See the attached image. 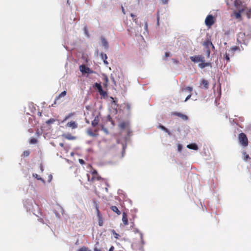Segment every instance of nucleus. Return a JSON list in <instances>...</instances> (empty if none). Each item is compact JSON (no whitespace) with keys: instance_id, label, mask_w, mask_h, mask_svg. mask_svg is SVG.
Here are the masks:
<instances>
[{"instance_id":"f257e3e1","label":"nucleus","mask_w":251,"mask_h":251,"mask_svg":"<svg viewBox=\"0 0 251 251\" xmlns=\"http://www.w3.org/2000/svg\"><path fill=\"white\" fill-rule=\"evenodd\" d=\"M119 127L121 130L125 132L127 136L129 137L131 135L132 131L128 122L123 121L121 122L119 125Z\"/></svg>"},{"instance_id":"f03ea898","label":"nucleus","mask_w":251,"mask_h":251,"mask_svg":"<svg viewBox=\"0 0 251 251\" xmlns=\"http://www.w3.org/2000/svg\"><path fill=\"white\" fill-rule=\"evenodd\" d=\"M238 140L239 142L242 146L244 147H247L248 146V139L246 135L244 133H241L239 134Z\"/></svg>"},{"instance_id":"7ed1b4c3","label":"nucleus","mask_w":251,"mask_h":251,"mask_svg":"<svg viewBox=\"0 0 251 251\" xmlns=\"http://www.w3.org/2000/svg\"><path fill=\"white\" fill-rule=\"evenodd\" d=\"M214 22V17L212 15H208L205 20V24L207 26H211Z\"/></svg>"},{"instance_id":"20e7f679","label":"nucleus","mask_w":251,"mask_h":251,"mask_svg":"<svg viewBox=\"0 0 251 251\" xmlns=\"http://www.w3.org/2000/svg\"><path fill=\"white\" fill-rule=\"evenodd\" d=\"M245 33L244 32H239L237 35V42L239 44H245Z\"/></svg>"},{"instance_id":"39448f33","label":"nucleus","mask_w":251,"mask_h":251,"mask_svg":"<svg viewBox=\"0 0 251 251\" xmlns=\"http://www.w3.org/2000/svg\"><path fill=\"white\" fill-rule=\"evenodd\" d=\"M193 91V88L192 87H187L186 88H182L181 89V92H188L189 94L187 96V97L186 98L185 100V101H187L188 100H189L190 99V98L192 96V92Z\"/></svg>"},{"instance_id":"423d86ee","label":"nucleus","mask_w":251,"mask_h":251,"mask_svg":"<svg viewBox=\"0 0 251 251\" xmlns=\"http://www.w3.org/2000/svg\"><path fill=\"white\" fill-rule=\"evenodd\" d=\"M190 59L192 61L195 63H198L199 62H203L204 61V58L202 55L191 56L190 57Z\"/></svg>"},{"instance_id":"0eeeda50","label":"nucleus","mask_w":251,"mask_h":251,"mask_svg":"<svg viewBox=\"0 0 251 251\" xmlns=\"http://www.w3.org/2000/svg\"><path fill=\"white\" fill-rule=\"evenodd\" d=\"M96 210H97V216L98 218V222H99V225L100 226H103V220H102V216L100 214V211L99 209V207L97 205H96Z\"/></svg>"},{"instance_id":"6e6552de","label":"nucleus","mask_w":251,"mask_h":251,"mask_svg":"<svg viewBox=\"0 0 251 251\" xmlns=\"http://www.w3.org/2000/svg\"><path fill=\"white\" fill-rule=\"evenodd\" d=\"M79 70L82 73H91L92 71L90 69L86 67L85 65H81L79 66Z\"/></svg>"},{"instance_id":"1a4fd4ad","label":"nucleus","mask_w":251,"mask_h":251,"mask_svg":"<svg viewBox=\"0 0 251 251\" xmlns=\"http://www.w3.org/2000/svg\"><path fill=\"white\" fill-rule=\"evenodd\" d=\"M95 86L98 89V90L100 95H102L103 96H104L106 95V92L102 90V87L100 83H96Z\"/></svg>"},{"instance_id":"9d476101","label":"nucleus","mask_w":251,"mask_h":251,"mask_svg":"<svg viewBox=\"0 0 251 251\" xmlns=\"http://www.w3.org/2000/svg\"><path fill=\"white\" fill-rule=\"evenodd\" d=\"M66 127H70L72 129H75L78 127V125L75 121H72L66 124Z\"/></svg>"},{"instance_id":"9b49d317","label":"nucleus","mask_w":251,"mask_h":251,"mask_svg":"<svg viewBox=\"0 0 251 251\" xmlns=\"http://www.w3.org/2000/svg\"><path fill=\"white\" fill-rule=\"evenodd\" d=\"M88 180L90 182H94L96 179L98 180H100L102 178L100 176H93L91 178H90V176L87 175Z\"/></svg>"},{"instance_id":"f8f14e48","label":"nucleus","mask_w":251,"mask_h":251,"mask_svg":"<svg viewBox=\"0 0 251 251\" xmlns=\"http://www.w3.org/2000/svg\"><path fill=\"white\" fill-rule=\"evenodd\" d=\"M122 221L124 226H126L128 225L127 216L126 212L123 213Z\"/></svg>"},{"instance_id":"ddd939ff","label":"nucleus","mask_w":251,"mask_h":251,"mask_svg":"<svg viewBox=\"0 0 251 251\" xmlns=\"http://www.w3.org/2000/svg\"><path fill=\"white\" fill-rule=\"evenodd\" d=\"M201 88L207 89L209 86V83L208 81L205 79H202L201 80Z\"/></svg>"},{"instance_id":"4468645a","label":"nucleus","mask_w":251,"mask_h":251,"mask_svg":"<svg viewBox=\"0 0 251 251\" xmlns=\"http://www.w3.org/2000/svg\"><path fill=\"white\" fill-rule=\"evenodd\" d=\"M242 11L245 12V13L248 19L251 18V8L245 7L244 9H242Z\"/></svg>"},{"instance_id":"2eb2a0df","label":"nucleus","mask_w":251,"mask_h":251,"mask_svg":"<svg viewBox=\"0 0 251 251\" xmlns=\"http://www.w3.org/2000/svg\"><path fill=\"white\" fill-rule=\"evenodd\" d=\"M101 42L102 45L104 47L105 49H108V43L107 41L106 40L104 37H101L100 38Z\"/></svg>"},{"instance_id":"dca6fc26","label":"nucleus","mask_w":251,"mask_h":251,"mask_svg":"<svg viewBox=\"0 0 251 251\" xmlns=\"http://www.w3.org/2000/svg\"><path fill=\"white\" fill-rule=\"evenodd\" d=\"M100 121L99 117L98 116H97L95 117L94 119L92 121V126L93 127H95L97 125H98Z\"/></svg>"},{"instance_id":"f3484780","label":"nucleus","mask_w":251,"mask_h":251,"mask_svg":"<svg viewBox=\"0 0 251 251\" xmlns=\"http://www.w3.org/2000/svg\"><path fill=\"white\" fill-rule=\"evenodd\" d=\"M62 136L64 137L65 139H67L68 140H74L75 139V136H72L70 133L67 134H64L62 135Z\"/></svg>"},{"instance_id":"a211bd4d","label":"nucleus","mask_w":251,"mask_h":251,"mask_svg":"<svg viewBox=\"0 0 251 251\" xmlns=\"http://www.w3.org/2000/svg\"><path fill=\"white\" fill-rule=\"evenodd\" d=\"M187 147L188 149H192L194 150H198V146L195 143H192V144H189L187 146Z\"/></svg>"},{"instance_id":"6ab92c4d","label":"nucleus","mask_w":251,"mask_h":251,"mask_svg":"<svg viewBox=\"0 0 251 251\" xmlns=\"http://www.w3.org/2000/svg\"><path fill=\"white\" fill-rule=\"evenodd\" d=\"M66 94L67 92L66 91H64L62 92H61L57 97H56L54 103L55 104L56 103V101L58 100H59L60 98L66 96Z\"/></svg>"},{"instance_id":"aec40b11","label":"nucleus","mask_w":251,"mask_h":251,"mask_svg":"<svg viewBox=\"0 0 251 251\" xmlns=\"http://www.w3.org/2000/svg\"><path fill=\"white\" fill-rule=\"evenodd\" d=\"M110 209L118 215H119L121 214L120 211L118 209L117 207L116 206H111L110 207Z\"/></svg>"},{"instance_id":"412c9836","label":"nucleus","mask_w":251,"mask_h":251,"mask_svg":"<svg viewBox=\"0 0 251 251\" xmlns=\"http://www.w3.org/2000/svg\"><path fill=\"white\" fill-rule=\"evenodd\" d=\"M203 45L206 48V49L209 48V46H212L213 48H214V46L212 44V42L209 40H207L206 41L204 42Z\"/></svg>"},{"instance_id":"4be33fe9","label":"nucleus","mask_w":251,"mask_h":251,"mask_svg":"<svg viewBox=\"0 0 251 251\" xmlns=\"http://www.w3.org/2000/svg\"><path fill=\"white\" fill-rule=\"evenodd\" d=\"M100 56L101 59L103 60V62L105 65H108V63L106 60L107 58V56L106 54H104L103 53H100Z\"/></svg>"},{"instance_id":"5701e85b","label":"nucleus","mask_w":251,"mask_h":251,"mask_svg":"<svg viewBox=\"0 0 251 251\" xmlns=\"http://www.w3.org/2000/svg\"><path fill=\"white\" fill-rule=\"evenodd\" d=\"M210 65L211 64H210V63L204 62V61L203 62H201V63H200L199 64V66L200 68L202 69V68H205L206 67L209 66H210Z\"/></svg>"},{"instance_id":"b1692460","label":"nucleus","mask_w":251,"mask_h":251,"mask_svg":"<svg viewBox=\"0 0 251 251\" xmlns=\"http://www.w3.org/2000/svg\"><path fill=\"white\" fill-rule=\"evenodd\" d=\"M236 50H240V48L237 46H233L230 48V51H231V54L233 55L234 54L235 51Z\"/></svg>"},{"instance_id":"393cba45","label":"nucleus","mask_w":251,"mask_h":251,"mask_svg":"<svg viewBox=\"0 0 251 251\" xmlns=\"http://www.w3.org/2000/svg\"><path fill=\"white\" fill-rule=\"evenodd\" d=\"M242 154L243 155V159L245 161H248L251 159L249 154H248L245 151H243Z\"/></svg>"},{"instance_id":"a878e982","label":"nucleus","mask_w":251,"mask_h":251,"mask_svg":"<svg viewBox=\"0 0 251 251\" xmlns=\"http://www.w3.org/2000/svg\"><path fill=\"white\" fill-rule=\"evenodd\" d=\"M158 127L159 128H160L161 129H162L163 130H164V131H165L166 133H167L169 135L171 134V133L170 132V131L167 128H166L164 126H162V125H159Z\"/></svg>"},{"instance_id":"bb28decb","label":"nucleus","mask_w":251,"mask_h":251,"mask_svg":"<svg viewBox=\"0 0 251 251\" xmlns=\"http://www.w3.org/2000/svg\"><path fill=\"white\" fill-rule=\"evenodd\" d=\"M87 134L92 137H96L97 134L94 133L91 129H88L87 130Z\"/></svg>"},{"instance_id":"cd10ccee","label":"nucleus","mask_w":251,"mask_h":251,"mask_svg":"<svg viewBox=\"0 0 251 251\" xmlns=\"http://www.w3.org/2000/svg\"><path fill=\"white\" fill-rule=\"evenodd\" d=\"M243 12L242 9L239 10L238 12H236L234 13V15L236 19H241V13Z\"/></svg>"},{"instance_id":"c85d7f7f","label":"nucleus","mask_w":251,"mask_h":251,"mask_svg":"<svg viewBox=\"0 0 251 251\" xmlns=\"http://www.w3.org/2000/svg\"><path fill=\"white\" fill-rule=\"evenodd\" d=\"M33 176L38 180H41L43 182L45 183V180L39 176H38L37 174H33Z\"/></svg>"},{"instance_id":"c756f323","label":"nucleus","mask_w":251,"mask_h":251,"mask_svg":"<svg viewBox=\"0 0 251 251\" xmlns=\"http://www.w3.org/2000/svg\"><path fill=\"white\" fill-rule=\"evenodd\" d=\"M78 251H91L88 247L83 246L78 250Z\"/></svg>"},{"instance_id":"7c9ffc66","label":"nucleus","mask_w":251,"mask_h":251,"mask_svg":"<svg viewBox=\"0 0 251 251\" xmlns=\"http://www.w3.org/2000/svg\"><path fill=\"white\" fill-rule=\"evenodd\" d=\"M75 115V113H70L68 115H67L64 119L63 120V121H62V122H64L65 121H66L67 119H68L69 118L72 117V116H73L74 115Z\"/></svg>"},{"instance_id":"2f4dec72","label":"nucleus","mask_w":251,"mask_h":251,"mask_svg":"<svg viewBox=\"0 0 251 251\" xmlns=\"http://www.w3.org/2000/svg\"><path fill=\"white\" fill-rule=\"evenodd\" d=\"M111 233L113 235L115 238H116V239H118L119 238V237H120L119 234H118L117 233H116L114 230H113V229L112 230Z\"/></svg>"},{"instance_id":"473e14b6","label":"nucleus","mask_w":251,"mask_h":251,"mask_svg":"<svg viewBox=\"0 0 251 251\" xmlns=\"http://www.w3.org/2000/svg\"><path fill=\"white\" fill-rule=\"evenodd\" d=\"M230 1L232 2V4H233L235 7H237L239 3V0H234L233 1L232 0H231Z\"/></svg>"},{"instance_id":"72a5a7b5","label":"nucleus","mask_w":251,"mask_h":251,"mask_svg":"<svg viewBox=\"0 0 251 251\" xmlns=\"http://www.w3.org/2000/svg\"><path fill=\"white\" fill-rule=\"evenodd\" d=\"M29 154H30V151H29L27 150V151H25L23 152L22 156L23 157H27L29 155Z\"/></svg>"},{"instance_id":"f704fd0d","label":"nucleus","mask_w":251,"mask_h":251,"mask_svg":"<svg viewBox=\"0 0 251 251\" xmlns=\"http://www.w3.org/2000/svg\"><path fill=\"white\" fill-rule=\"evenodd\" d=\"M224 58L226 60V62H228L230 61V58L229 56V54H227L226 52L225 53L224 56Z\"/></svg>"},{"instance_id":"c9c22d12","label":"nucleus","mask_w":251,"mask_h":251,"mask_svg":"<svg viewBox=\"0 0 251 251\" xmlns=\"http://www.w3.org/2000/svg\"><path fill=\"white\" fill-rule=\"evenodd\" d=\"M179 117H180L183 120H187L188 119V117L187 116L181 113L180 114Z\"/></svg>"},{"instance_id":"e433bc0d","label":"nucleus","mask_w":251,"mask_h":251,"mask_svg":"<svg viewBox=\"0 0 251 251\" xmlns=\"http://www.w3.org/2000/svg\"><path fill=\"white\" fill-rule=\"evenodd\" d=\"M55 121V120L54 119L51 118V119L48 120V121H47L46 123L47 124L50 125V124L53 123Z\"/></svg>"},{"instance_id":"4c0bfd02","label":"nucleus","mask_w":251,"mask_h":251,"mask_svg":"<svg viewBox=\"0 0 251 251\" xmlns=\"http://www.w3.org/2000/svg\"><path fill=\"white\" fill-rule=\"evenodd\" d=\"M135 232H139L140 234V239L142 242H143V235L142 233L140 232L138 229H135L134 231Z\"/></svg>"},{"instance_id":"58836bf2","label":"nucleus","mask_w":251,"mask_h":251,"mask_svg":"<svg viewBox=\"0 0 251 251\" xmlns=\"http://www.w3.org/2000/svg\"><path fill=\"white\" fill-rule=\"evenodd\" d=\"M180 114H181L180 113L177 112H171V115L172 116H176L179 117Z\"/></svg>"},{"instance_id":"ea45409f","label":"nucleus","mask_w":251,"mask_h":251,"mask_svg":"<svg viewBox=\"0 0 251 251\" xmlns=\"http://www.w3.org/2000/svg\"><path fill=\"white\" fill-rule=\"evenodd\" d=\"M171 56V53L169 52H166L164 55V59H166L168 57Z\"/></svg>"},{"instance_id":"a19ab883","label":"nucleus","mask_w":251,"mask_h":251,"mask_svg":"<svg viewBox=\"0 0 251 251\" xmlns=\"http://www.w3.org/2000/svg\"><path fill=\"white\" fill-rule=\"evenodd\" d=\"M182 149V145L180 144H178L177 145V150L178 151L181 152Z\"/></svg>"},{"instance_id":"79ce46f5","label":"nucleus","mask_w":251,"mask_h":251,"mask_svg":"<svg viewBox=\"0 0 251 251\" xmlns=\"http://www.w3.org/2000/svg\"><path fill=\"white\" fill-rule=\"evenodd\" d=\"M130 16H131V17H132V18H133V20L135 23H137V18H134V17H135V16L133 14H132V13H131V14H130Z\"/></svg>"},{"instance_id":"37998d69","label":"nucleus","mask_w":251,"mask_h":251,"mask_svg":"<svg viewBox=\"0 0 251 251\" xmlns=\"http://www.w3.org/2000/svg\"><path fill=\"white\" fill-rule=\"evenodd\" d=\"M92 174L93 175V176H98V172L96 170H94L92 171L91 172Z\"/></svg>"},{"instance_id":"c03bdc74","label":"nucleus","mask_w":251,"mask_h":251,"mask_svg":"<svg viewBox=\"0 0 251 251\" xmlns=\"http://www.w3.org/2000/svg\"><path fill=\"white\" fill-rule=\"evenodd\" d=\"M206 52L207 55V57H209L210 54V50L209 48L206 49Z\"/></svg>"},{"instance_id":"a18cd8bd","label":"nucleus","mask_w":251,"mask_h":251,"mask_svg":"<svg viewBox=\"0 0 251 251\" xmlns=\"http://www.w3.org/2000/svg\"><path fill=\"white\" fill-rule=\"evenodd\" d=\"M30 142L31 144H35L37 142V140L35 138H32Z\"/></svg>"},{"instance_id":"49530a36","label":"nucleus","mask_w":251,"mask_h":251,"mask_svg":"<svg viewBox=\"0 0 251 251\" xmlns=\"http://www.w3.org/2000/svg\"><path fill=\"white\" fill-rule=\"evenodd\" d=\"M52 179V176L51 175H49L48 176V182H50Z\"/></svg>"},{"instance_id":"de8ad7c7","label":"nucleus","mask_w":251,"mask_h":251,"mask_svg":"<svg viewBox=\"0 0 251 251\" xmlns=\"http://www.w3.org/2000/svg\"><path fill=\"white\" fill-rule=\"evenodd\" d=\"M79 162L83 165V164H85V161L82 159H79Z\"/></svg>"},{"instance_id":"09e8293b","label":"nucleus","mask_w":251,"mask_h":251,"mask_svg":"<svg viewBox=\"0 0 251 251\" xmlns=\"http://www.w3.org/2000/svg\"><path fill=\"white\" fill-rule=\"evenodd\" d=\"M172 61L174 63H175V64H178L179 63V61L178 60H177L175 59H172Z\"/></svg>"},{"instance_id":"8fccbe9b","label":"nucleus","mask_w":251,"mask_h":251,"mask_svg":"<svg viewBox=\"0 0 251 251\" xmlns=\"http://www.w3.org/2000/svg\"><path fill=\"white\" fill-rule=\"evenodd\" d=\"M226 4L228 6L232 4V2H231L229 0H226Z\"/></svg>"},{"instance_id":"3c124183","label":"nucleus","mask_w":251,"mask_h":251,"mask_svg":"<svg viewBox=\"0 0 251 251\" xmlns=\"http://www.w3.org/2000/svg\"><path fill=\"white\" fill-rule=\"evenodd\" d=\"M94 251H103L102 250L98 249L96 247H95L94 249Z\"/></svg>"},{"instance_id":"603ef678","label":"nucleus","mask_w":251,"mask_h":251,"mask_svg":"<svg viewBox=\"0 0 251 251\" xmlns=\"http://www.w3.org/2000/svg\"><path fill=\"white\" fill-rule=\"evenodd\" d=\"M157 25H159V17L158 15L157 17Z\"/></svg>"},{"instance_id":"864d4df0","label":"nucleus","mask_w":251,"mask_h":251,"mask_svg":"<svg viewBox=\"0 0 251 251\" xmlns=\"http://www.w3.org/2000/svg\"><path fill=\"white\" fill-rule=\"evenodd\" d=\"M102 129L105 133H108L107 130L106 128H105L103 126H102Z\"/></svg>"},{"instance_id":"5fc2aeb1","label":"nucleus","mask_w":251,"mask_h":251,"mask_svg":"<svg viewBox=\"0 0 251 251\" xmlns=\"http://www.w3.org/2000/svg\"><path fill=\"white\" fill-rule=\"evenodd\" d=\"M168 0H161V1H162V2L164 4H166V3H167V2H168Z\"/></svg>"},{"instance_id":"6e6d98bb","label":"nucleus","mask_w":251,"mask_h":251,"mask_svg":"<svg viewBox=\"0 0 251 251\" xmlns=\"http://www.w3.org/2000/svg\"><path fill=\"white\" fill-rule=\"evenodd\" d=\"M114 248L113 246H111L109 250V251H114Z\"/></svg>"},{"instance_id":"4d7b16f0","label":"nucleus","mask_w":251,"mask_h":251,"mask_svg":"<svg viewBox=\"0 0 251 251\" xmlns=\"http://www.w3.org/2000/svg\"><path fill=\"white\" fill-rule=\"evenodd\" d=\"M230 33V31L229 30H228V31H226L225 33V35H229Z\"/></svg>"},{"instance_id":"13d9d810","label":"nucleus","mask_w":251,"mask_h":251,"mask_svg":"<svg viewBox=\"0 0 251 251\" xmlns=\"http://www.w3.org/2000/svg\"><path fill=\"white\" fill-rule=\"evenodd\" d=\"M145 29H146V30H147V29H148V24H147V22L145 23Z\"/></svg>"},{"instance_id":"bf43d9fd","label":"nucleus","mask_w":251,"mask_h":251,"mask_svg":"<svg viewBox=\"0 0 251 251\" xmlns=\"http://www.w3.org/2000/svg\"><path fill=\"white\" fill-rule=\"evenodd\" d=\"M122 11L124 13V14H125V9L123 7H122Z\"/></svg>"},{"instance_id":"052dcab7","label":"nucleus","mask_w":251,"mask_h":251,"mask_svg":"<svg viewBox=\"0 0 251 251\" xmlns=\"http://www.w3.org/2000/svg\"><path fill=\"white\" fill-rule=\"evenodd\" d=\"M105 82H106V83H107V82H108V78H107V77H106V78H105Z\"/></svg>"},{"instance_id":"680f3d73","label":"nucleus","mask_w":251,"mask_h":251,"mask_svg":"<svg viewBox=\"0 0 251 251\" xmlns=\"http://www.w3.org/2000/svg\"><path fill=\"white\" fill-rule=\"evenodd\" d=\"M59 145H60V146L62 147L64 146V144H63V143H60V144H59Z\"/></svg>"},{"instance_id":"e2e57ef3","label":"nucleus","mask_w":251,"mask_h":251,"mask_svg":"<svg viewBox=\"0 0 251 251\" xmlns=\"http://www.w3.org/2000/svg\"><path fill=\"white\" fill-rule=\"evenodd\" d=\"M86 122L88 124H89V121L87 120H86Z\"/></svg>"},{"instance_id":"0e129e2a","label":"nucleus","mask_w":251,"mask_h":251,"mask_svg":"<svg viewBox=\"0 0 251 251\" xmlns=\"http://www.w3.org/2000/svg\"><path fill=\"white\" fill-rule=\"evenodd\" d=\"M41 171H43V167H41Z\"/></svg>"},{"instance_id":"69168bd1","label":"nucleus","mask_w":251,"mask_h":251,"mask_svg":"<svg viewBox=\"0 0 251 251\" xmlns=\"http://www.w3.org/2000/svg\"><path fill=\"white\" fill-rule=\"evenodd\" d=\"M132 225L131 226H133L134 225V223H132Z\"/></svg>"},{"instance_id":"338daca9","label":"nucleus","mask_w":251,"mask_h":251,"mask_svg":"<svg viewBox=\"0 0 251 251\" xmlns=\"http://www.w3.org/2000/svg\"><path fill=\"white\" fill-rule=\"evenodd\" d=\"M95 132H97V131H98V130L96 129V130H95Z\"/></svg>"}]
</instances>
